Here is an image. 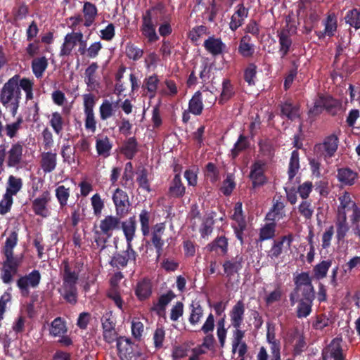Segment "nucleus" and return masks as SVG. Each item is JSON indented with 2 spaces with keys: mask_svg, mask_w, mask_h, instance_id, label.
Here are the masks:
<instances>
[{
  "mask_svg": "<svg viewBox=\"0 0 360 360\" xmlns=\"http://www.w3.org/2000/svg\"><path fill=\"white\" fill-rule=\"evenodd\" d=\"M98 68L97 63H91L85 70V82L88 86H91L96 83V72Z\"/></svg>",
  "mask_w": 360,
  "mask_h": 360,
  "instance_id": "nucleus-61",
  "label": "nucleus"
},
{
  "mask_svg": "<svg viewBox=\"0 0 360 360\" xmlns=\"http://www.w3.org/2000/svg\"><path fill=\"white\" fill-rule=\"evenodd\" d=\"M83 13L85 18L84 26L90 27L97 15V8L91 2H85L83 7Z\"/></svg>",
  "mask_w": 360,
  "mask_h": 360,
  "instance_id": "nucleus-39",
  "label": "nucleus"
},
{
  "mask_svg": "<svg viewBox=\"0 0 360 360\" xmlns=\"http://www.w3.org/2000/svg\"><path fill=\"white\" fill-rule=\"evenodd\" d=\"M166 226L165 223H158L151 229L150 240L148 243H151L155 249L157 258L158 259L162 252L165 241L162 236L165 231Z\"/></svg>",
  "mask_w": 360,
  "mask_h": 360,
  "instance_id": "nucleus-12",
  "label": "nucleus"
},
{
  "mask_svg": "<svg viewBox=\"0 0 360 360\" xmlns=\"http://www.w3.org/2000/svg\"><path fill=\"white\" fill-rule=\"evenodd\" d=\"M120 99L116 102L110 101L108 99L103 101L99 107V117L101 121H106L115 115Z\"/></svg>",
  "mask_w": 360,
  "mask_h": 360,
  "instance_id": "nucleus-21",
  "label": "nucleus"
},
{
  "mask_svg": "<svg viewBox=\"0 0 360 360\" xmlns=\"http://www.w3.org/2000/svg\"><path fill=\"white\" fill-rule=\"evenodd\" d=\"M323 108L332 115L337 114L338 110L340 108V102L330 96L321 97L320 99Z\"/></svg>",
  "mask_w": 360,
  "mask_h": 360,
  "instance_id": "nucleus-42",
  "label": "nucleus"
},
{
  "mask_svg": "<svg viewBox=\"0 0 360 360\" xmlns=\"http://www.w3.org/2000/svg\"><path fill=\"white\" fill-rule=\"evenodd\" d=\"M290 304L293 306L296 300H311L316 298L314 286L294 288L289 295Z\"/></svg>",
  "mask_w": 360,
  "mask_h": 360,
  "instance_id": "nucleus-14",
  "label": "nucleus"
},
{
  "mask_svg": "<svg viewBox=\"0 0 360 360\" xmlns=\"http://www.w3.org/2000/svg\"><path fill=\"white\" fill-rule=\"evenodd\" d=\"M276 224L275 222L266 224L260 229L259 240L264 241L273 238L275 236Z\"/></svg>",
  "mask_w": 360,
  "mask_h": 360,
  "instance_id": "nucleus-55",
  "label": "nucleus"
},
{
  "mask_svg": "<svg viewBox=\"0 0 360 360\" xmlns=\"http://www.w3.org/2000/svg\"><path fill=\"white\" fill-rule=\"evenodd\" d=\"M51 200V194L48 191H44L39 197L32 202V209L34 213L43 218H46L50 214L48 205Z\"/></svg>",
  "mask_w": 360,
  "mask_h": 360,
  "instance_id": "nucleus-11",
  "label": "nucleus"
},
{
  "mask_svg": "<svg viewBox=\"0 0 360 360\" xmlns=\"http://www.w3.org/2000/svg\"><path fill=\"white\" fill-rule=\"evenodd\" d=\"M236 186L234 181V176L232 174H228L226 179L223 181V186L221 188V191L224 195H229L232 193L233 190Z\"/></svg>",
  "mask_w": 360,
  "mask_h": 360,
  "instance_id": "nucleus-63",
  "label": "nucleus"
},
{
  "mask_svg": "<svg viewBox=\"0 0 360 360\" xmlns=\"http://www.w3.org/2000/svg\"><path fill=\"white\" fill-rule=\"evenodd\" d=\"M206 249L209 252H214L219 255L224 256L229 251V239L225 236H217L207 245Z\"/></svg>",
  "mask_w": 360,
  "mask_h": 360,
  "instance_id": "nucleus-19",
  "label": "nucleus"
},
{
  "mask_svg": "<svg viewBox=\"0 0 360 360\" xmlns=\"http://www.w3.org/2000/svg\"><path fill=\"white\" fill-rule=\"evenodd\" d=\"M250 145L248 137L245 136L243 134H240L237 141L233 146V148L231 150L232 158H237L241 152L249 148Z\"/></svg>",
  "mask_w": 360,
  "mask_h": 360,
  "instance_id": "nucleus-40",
  "label": "nucleus"
},
{
  "mask_svg": "<svg viewBox=\"0 0 360 360\" xmlns=\"http://www.w3.org/2000/svg\"><path fill=\"white\" fill-rule=\"evenodd\" d=\"M235 94L233 86L231 81L224 79L222 82V91L219 98V103L224 104L230 100Z\"/></svg>",
  "mask_w": 360,
  "mask_h": 360,
  "instance_id": "nucleus-45",
  "label": "nucleus"
},
{
  "mask_svg": "<svg viewBox=\"0 0 360 360\" xmlns=\"http://www.w3.org/2000/svg\"><path fill=\"white\" fill-rule=\"evenodd\" d=\"M67 332L65 323L60 317L56 318L51 324L50 334L54 337L61 336Z\"/></svg>",
  "mask_w": 360,
  "mask_h": 360,
  "instance_id": "nucleus-54",
  "label": "nucleus"
},
{
  "mask_svg": "<svg viewBox=\"0 0 360 360\" xmlns=\"http://www.w3.org/2000/svg\"><path fill=\"white\" fill-rule=\"evenodd\" d=\"M191 314L188 318L189 323L195 326L198 324L203 316V309L198 302H192L190 305Z\"/></svg>",
  "mask_w": 360,
  "mask_h": 360,
  "instance_id": "nucleus-43",
  "label": "nucleus"
},
{
  "mask_svg": "<svg viewBox=\"0 0 360 360\" xmlns=\"http://www.w3.org/2000/svg\"><path fill=\"white\" fill-rule=\"evenodd\" d=\"M281 115L293 121L300 117V107L286 101L281 105Z\"/></svg>",
  "mask_w": 360,
  "mask_h": 360,
  "instance_id": "nucleus-28",
  "label": "nucleus"
},
{
  "mask_svg": "<svg viewBox=\"0 0 360 360\" xmlns=\"http://www.w3.org/2000/svg\"><path fill=\"white\" fill-rule=\"evenodd\" d=\"M49 124L52 127L53 131L57 135H59L62 133L63 130V127L65 125V120L63 117L60 112H53L51 115Z\"/></svg>",
  "mask_w": 360,
  "mask_h": 360,
  "instance_id": "nucleus-46",
  "label": "nucleus"
},
{
  "mask_svg": "<svg viewBox=\"0 0 360 360\" xmlns=\"http://www.w3.org/2000/svg\"><path fill=\"white\" fill-rule=\"evenodd\" d=\"M313 302L311 300H296L298 303L296 309V316L299 319L306 318L312 311Z\"/></svg>",
  "mask_w": 360,
  "mask_h": 360,
  "instance_id": "nucleus-44",
  "label": "nucleus"
},
{
  "mask_svg": "<svg viewBox=\"0 0 360 360\" xmlns=\"http://www.w3.org/2000/svg\"><path fill=\"white\" fill-rule=\"evenodd\" d=\"M121 218L113 215H107L100 221L99 228L104 234L112 237L114 231L120 229Z\"/></svg>",
  "mask_w": 360,
  "mask_h": 360,
  "instance_id": "nucleus-15",
  "label": "nucleus"
},
{
  "mask_svg": "<svg viewBox=\"0 0 360 360\" xmlns=\"http://www.w3.org/2000/svg\"><path fill=\"white\" fill-rule=\"evenodd\" d=\"M152 294V284L149 279L143 278L139 281L136 285L135 295L138 300L144 301L148 300Z\"/></svg>",
  "mask_w": 360,
  "mask_h": 360,
  "instance_id": "nucleus-23",
  "label": "nucleus"
},
{
  "mask_svg": "<svg viewBox=\"0 0 360 360\" xmlns=\"http://www.w3.org/2000/svg\"><path fill=\"white\" fill-rule=\"evenodd\" d=\"M212 212L205 217L200 228V233L202 238H205L212 233L213 226L214 224V214Z\"/></svg>",
  "mask_w": 360,
  "mask_h": 360,
  "instance_id": "nucleus-51",
  "label": "nucleus"
},
{
  "mask_svg": "<svg viewBox=\"0 0 360 360\" xmlns=\"http://www.w3.org/2000/svg\"><path fill=\"white\" fill-rule=\"evenodd\" d=\"M342 338H335L322 350L323 360L333 359V360H345L346 354L342 347Z\"/></svg>",
  "mask_w": 360,
  "mask_h": 360,
  "instance_id": "nucleus-9",
  "label": "nucleus"
},
{
  "mask_svg": "<svg viewBox=\"0 0 360 360\" xmlns=\"http://www.w3.org/2000/svg\"><path fill=\"white\" fill-rule=\"evenodd\" d=\"M112 201L115 207L116 214L120 217H124L129 212L130 202L127 193L117 188L112 195Z\"/></svg>",
  "mask_w": 360,
  "mask_h": 360,
  "instance_id": "nucleus-10",
  "label": "nucleus"
},
{
  "mask_svg": "<svg viewBox=\"0 0 360 360\" xmlns=\"http://www.w3.org/2000/svg\"><path fill=\"white\" fill-rule=\"evenodd\" d=\"M22 187V180L13 175L9 176L7 182L6 193L10 194L11 196L15 195Z\"/></svg>",
  "mask_w": 360,
  "mask_h": 360,
  "instance_id": "nucleus-50",
  "label": "nucleus"
},
{
  "mask_svg": "<svg viewBox=\"0 0 360 360\" xmlns=\"http://www.w3.org/2000/svg\"><path fill=\"white\" fill-rule=\"evenodd\" d=\"M338 180L345 186H352L358 178V174L349 167L340 168L338 169Z\"/></svg>",
  "mask_w": 360,
  "mask_h": 360,
  "instance_id": "nucleus-27",
  "label": "nucleus"
},
{
  "mask_svg": "<svg viewBox=\"0 0 360 360\" xmlns=\"http://www.w3.org/2000/svg\"><path fill=\"white\" fill-rule=\"evenodd\" d=\"M91 203L96 216H99L104 208V202L98 193H95L91 198Z\"/></svg>",
  "mask_w": 360,
  "mask_h": 360,
  "instance_id": "nucleus-64",
  "label": "nucleus"
},
{
  "mask_svg": "<svg viewBox=\"0 0 360 360\" xmlns=\"http://www.w3.org/2000/svg\"><path fill=\"white\" fill-rule=\"evenodd\" d=\"M251 37L249 35L243 36L239 42L238 51L244 58H250L255 53V45L250 43Z\"/></svg>",
  "mask_w": 360,
  "mask_h": 360,
  "instance_id": "nucleus-31",
  "label": "nucleus"
},
{
  "mask_svg": "<svg viewBox=\"0 0 360 360\" xmlns=\"http://www.w3.org/2000/svg\"><path fill=\"white\" fill-rule=\"evenodd\" d=\"M57 165V154L52 152H44L41 154L40 166L44 173L53 172Z\"/></svg>",
  "mask_w": 360,
  "mask_h": 360,
  "instance_id": "nucleus-25",
  "label": "nucleus"
},
{
  "mask_svg": "<svg viewBox=\"0 0 360 360\" xmlns=\"http://www.w3.org/2000/svg\"><path fill=\"white\" fill-rule=\"evenodd\" d=\"M19 75H15L3 86L0 92V102L15 117L20 106L22 94L18 86Z\"/></svg>",
  "mask_w": 360,
  "mask_h": 360,
  "instance_id": "nucleus-3",
  "label": "nucleus"
},
{
  "mask_svg": "<svg viewBox=\"0 0 360 360\" xmlns=\"http://www.w3.org/2000/svg\"><path fill=\"white\" fill-rule=\"evenodd\" d=\"M112 148V143L107 136L96 141V149L98 155L104 158L108 157Z\"/></svg>",
  "mask_w": 360,
  "mask_h": 360,
  "instance_id": "nucleus-38",
  "label": "nucleus"
},
{
  "mask_svg": "<svg viewBox=\"0 0 360 360\" xmlns=\"http://www.w3.org/2000/svg\"><path fill=\"white\" fill-rule=\"evenodd\" d=\"M338 136L331 134L326 137L322 143L314 146V153L318 158H323L325 160L330 158L335 155L338 150Z\"/></svg>",
  "mask_w": 360,
  "mask_h": 360,
  "instance_id": "nucleus-6",
  "label": "nucleus"
},
{
  "mask_svg": "<svg viewBox=\"0 0 360 360\" xmlns=\"http://www.w3.org/2000/svg\"><path fill=\"white\" fill-rule=\"evenodd\" d=\"M159 82L160 80L158 77L155 74L145 78L143 88H146L147 89L148 92L150 94V98H153L155 96Z\"/></svg>",
  "mask_w": 360,
  "mask_h": 360,
  "instance_id": "nucleus-48",
  "label": "nucleus"
},
{
  "mask_svg": "<svg viewBox=\"0 0 360 360\" xmlns=\"http://www.w3.org/2000/svg\"><path fill=\"white\" fill-rule=\"evenodd\" d=\"M186 193V186L182 182L181 174H175L174 178L169 181L167 193L169 198H181Z\"/></svg>",
  "mask_w": 360,
  "mask_h": 360,
  "instance_id": "nucleus-16",
  "label": "nucleus"
},
{
  "mask_svg": "<svg viewBox=\"0 0 360 360\" xmlns=\"http://www.w3.org/2000/svg\"><path fill=\"white\" fill-rule=\"evenodd\" d=\"M55 195L60 209L66 211L68 201L70 196V188L65 187L64 185L58 186L55 189Z\"/></svg>",
  "mask_w": 360,
  "mask_h": 360,
  "instance_id": "nucleus-32",
  "label": "nucleus"
},
{
  "mask_svg": "<svg viewBox=\"0 0 360 360\" xmlns=\"http://www.w3.org/2000/svg\"><path fill=\"white\" fill-rule=\"evenodd\" d=\"M23 143L17 141L11 144L7 152L6 165L8 167H17L22 162L23 158Z\"/></svg>",
  "mask_w": 360,
  "mask_h": 360,
  "instance_id": "nucleus-13",
  "label": "nucleus"
},
{
  "mask_svg": "<svg viewBox=\"0 0 360 360\" xmlns=\"http://www.w3.org/2000/svg\"><path fill=\"white\" fill-rule=\"evenodd\" d=\"M23 118L22 116H18L16 120L11 123H8L5 125V134L10 139H14L18 136L19 130L22 127L23 123Z\"/></svg>",
  "mask_w": 360,
  "mask_h": 360,
  "instance_id": "nucleus-47",
  "label": "nucleus"
},
{
  "mask_svg": "<svg viewBox=\"0 0 360 360\" xmlns=\"http://www.w3.org/2000/svg\"><path fill=\"white\" fill-rule=\"evenodd\" d=\"M338 200L340 201V205L338 207V210H349L354 206H355V202L352 200L349 193L345 191L344 193L339 196Z\"/></svg>",
  "mask_w": 360,
  "mask_h": 360,
  "instance_id": "nucleus-62",
  "label": "nucleus"
},
{
  "mask_svg": "<svg viewBox=\"0 0 360 360\" xmlns=\"http://www.w3.org/2000/svg\"><path fill=\"white\" fill-rule=\"evenodd\" d=\"M41 274L39 270L34 269L28 274L21 276L16 281V285L19 288L20 294L27 297L30 294V288H36L41 281Z\"/></svg>",
  "mask_w": 360,
  "mask_h": 360,
  "instance_id": "nucleus-7",
  "label": "nucleus"
},
{
  "mask_svg": "<svg viewBox=\"0 0 360 360\" xmlns=\"http://www.w3.org/2000/svg\"><path fill=\"white\" fill-rule=\"evenodd\" d=\"M138 176L136 178V181L140 188L146 190L148 192L150 191V187L149 181L148 179V170L144 167H141L139 169L137 172Z\"/></svg>",
  "mask_w": 360,
  "mask_h": 360,
  "instance_id": "nucleus-58",
  "label": "nucleus"
},
{
  "mask_svg": "<svg viewBox=\"0 0 360 360\" xmlns=\"http://www.w3.org/2000/svg\"><path fill=\"white\" fill-rule=\"evenodd\" d=\"M101 323L104 340L108 343H112L116 340L118 355L121 360H146L138 345L132 342L130 338L124 336L117 337L115 330L116 323L112 311L105 312L103 315Z\"/></svg>",
  "mask_w": 360,
  "mask_h": 360,
  "instance_id": "nucleus-1",
  "label": "nucleus"
},
{
  "mask_svg": "<svg viewBox=\"0 0 360 360\" xmlns=\"http://www.w3.org/2000/svg\"><path fill=\"white\" fill-rule=\"evenodd\" d=\"M125 53L129 59L136 61L142 58L143 50L129 42L126 45Z\"/></svg>",
  "mask_w": 360,
  "mask_h": 360,
  "instance_id": "nucleus-59",
  "label": "nucleus"
},
{
  "mask_svg": "<svg viewBox=\"0 0 360 360\" xmlns=\"http://www.w3.org/2000/svg\"><path fill=\"white\" fill-rule=\"evenodd\" d=\"M151 219V213L150 211L143 209L139 214V221L141 224V230L144 237L150 234V222Z\"/></svg>",
  "mask_w": 360,
  "mask_h": 360,
  "instance_id": "nucleus-49",
  "label": "nucleus"
},
{
  "mask_svg": "<svg viewBox=\"0 0 360 360\" xmlns=\"http://www.w3.org/2000/svg\"><path fill=\"white\" fill-rule=\"evenodd\" d=\"M63 162L71 165L76 161L75 148H72L70 144H64L61 149Z\"/></svg>",
  "mask_w": 360,
  "mask_h": 360,
  "instance_id": "nucleus-57",
  "label": "nucleus"
},
{
  "mask_svg": "<svg viewBox=\"0 0 360 360\" xmlns=\"http://www.w3.org/2000/svg\"><path fill=\"white\" fill-rule=\"evenodd\" d=\"M346 24L353 27L355 30L360 29V8H354L349 10L345 16Z\"/></svg>",
  "mask_w": 360,
  "mask_h": 360,
  "instance_id": "nucleus-41",
  "label": "nucleus"
},
{
  "mask_svg": "<svg viewBox=\"0 0 360 360\" xmlns=\"http://www.w3.org/2000/svg\"><path fill=\"white\" fill-rule=\"evenodd\" d=\"M138 141L135 136L127 138L120 148V152L127 160H132L139 151Z\"/></svg>",
  "mask_w": 360,
  "mask_h": 360,
  "instance_id": "nucleus-22",
  "label": "nucleus"
},
{
  "mask_svg": "<svg viewBox=\"0 0 360 360\" xmlns=\"http://www.w3.org/2000/svg\"><path fill=\"white\" fill-rule=\"evenodd\" d=\"M285 205L283 202L279 200H276L270 210V211L266 215V219L275 222V221H279L285 217L284 212Z\"/></svg>",
  "mask_w": 360,
  "mask_h": 360,
  "instance_id": "nucleus-30",
  "label": "nucleus"
},
{
  "mask_svg": "<svg viewBox=\"0 0 360 360\" xmlns=\"http://www.w3.org/2000/svg\"><path fill=\"white\" fill-rule=\"evenodd\" d=\"M205 49L213 56H217L224 51L226 45L222 42L220 38L210 37L204 41Z\"/></svg>",
  "mask_w": 360,
  "mask_h": 360,
  "instance_id": "nucleus-26",
  "label": "nucleus"
},
{
  "mask_svg": "<svg viewBox=\"0 0 360 360\" xmlns=\"http://www.w3.org/2000/svg\"><path fill=\"white\" fill-rule=\"evenodd\" d=\"M188 110L191 113L195 115H200L202 114L203 103L202 94L200 91H196L189 101Z\"/></svg>",
  "mask_w": 360,
  "mask_h": 360,
  "instance_id": "nucleus-36",
  "label": "nucleus"
},
{
  "mask_svg": "<svg viewBox=\"0 0 360 360\" xmlns=\"http://www.w3.org/2000/svg\"><path fill=\"white\" fill-rule=\"evenodd\" d=\"M93 231L94 240L96 243V245L97 246V248H99L101 250H104L106 248V244L110 237H108L106 234H104L101 229H96V226H94Z\"/></svg>",
  "mask_w": 360,
  "mask_h": 360,
  "instance_id": "nucleus-60",
  "label": "nucleus"
},
{
  "mask_svg": "<svg viewBox=\"0 0 360 360\" xmlns=\"http://www.w3.org/2000/svg\"><path fill=\"white\" fill-rule=\"evenodd\" d=\"M323 30L315 31V34L320 40L323 39L326 36L332 37L335 35L338 28V22L335 15L334 14L328 15L323 22Z\"/></svg>",
  "mask_w": 360,
  "mask_h": 360,
  "instance_id": "nucleus-18",
  "label": "nucleus"
},
{
  "mask_svg": "<svg viewBox=\"0 0 360 360\" xmlns=\"http://www.w3.org/2000/svg\"><path fill=\"white\" fill-rule=\"evenodd\" d=\"M83 264L75 262L74 269L70 266L68 259L62 262L63 266V283L58 289V292L64 300L71 305H75L78 300L77 283L79 280V274Z\"/></svg>",
  "mask_w": 360,
  "mask_h": 360,
  "instance_id": "nucleus-2",
  "label": "nucleus"
},
{
  "mask_svg": "<svg viewBox=\"0 0 360 360\" xmlns=\"http://www.w3.org/2000/svg\"><path fill=\"white\" fill-rule=\"evenodd\" d=\"M49 65L45 56L34 58L31 63L33 74L37 78H41Z\"/></svg>",
  "mask_w": 360,
  "mask_h": 360,
  "instance_id": "nucleus-33",
  "label": "nucleus"
},
{
  "mask_svg": "<svg viewBox=\"0 0 360 360\" xmlns=\"http://www.w3.org/2000/svg\"><path fill=\"white\" fill-rule=\"evenodd\" d=\"M154 12V8H149L142 15V25L140 30L148 43H153L159 39L155 30L157 17L153 15Z\"/></svg>",
  "mask_w": 360,
  "mask_h": 360,
  "instance_id": "nucleus-4",
  "label": "nucleus"
},
{
  "mask_svg": "<svg viewBox=\"0 0 360 360\" xmlns=\"http://www.w3.org/2000/svg\"><path fill=\"white\" fill-rule=\"evenodd\" d=\"M5 260L2 263V269H7L11 273L16 274L18 273L21 261L14 256H4Z\"/></svg>",
  "mask_w": 360,
  "mask_h": 360,
  "instance_id": "nucleus-56",
  "label": "nucleus"
},
{
  "mask_svg": "<svg viewBox=\"0 0 360 360\" xmlns=\"http://www.w3.org/2000/svg\"><path fill=\"white\" fill-rule=\"evenodd\" d=\"M18 242V233L16 231L11 232L6 238L4 246L1 250V252L4 256H14L13 249Z\"/></svg>",
  "mask_w": 360,
  "mask_h": 360,
  "instance_id": "nucleus-35",
  "label": "nucleus"
},
{
  "mask_svg": "<svg viewBox=\"0 0 360 360\" xmlns=\"http://www.w3.org/2000/svg\"><path fill=\"white\" fill-rule=\"evenodd\" d=\"M243 257L238 256L236 257L235 260L227 259L224 261L223 269L226 276L229 278H231L234 274H238L239 271L243 267Z\"/></svg>",
  "mask_w": 360,
  "mask_h": 360,
  "instance_id": "nucleus-24",
  "label": "nucleus"
},
{
  "mask_svg": "<svg viewBox=\"0 0 360 360\" xmlns=\"http://www.w3.org/2000/svg\"><path fill=\"white\" fill-rule=\"evenodd\" d=\"M332 265V260H323L313 268V278L317 281L324 278Z\"/></svg>",
  "mask_w": 360,
  "mask_h": 360,
  "instance_id": "nucleus-37",
  "label": "nucleus"
},
{
  "mask_svg": "<svg viewBox=\"0 0 360 360\" xmlns=\"http://www.w3.org/2000/svg\"><path fill=\"white\" fill-rule=\"evenodd\" d=\"M139 255L133 248V246L127 245L126 250L115 252L109 262L110 266L117 269H123L127 267L128 263L136 265Z\"/></svg>",
  "mask_w": 360,
  "mask_h": 360,
  "instance_id": "nucleus-5",
  "label": "nucleus"
},
{
  "mask_svg": "<svg viewBox=\"0 0 360 360\" xmlns=\"http://www.w3.org/2000/svg\"><path fill=\"white\" fill-rule=\"evenodd\" d=\"M120 229L124 235L127 245L133 246L132 241L134 239L136 230V221L135 216L130 217L125 221H121Z\"/></svg>",
  "mask_w": 360,
  "mask_h": 360,
  "instance_id": "nucleus-20",
  "label": "nucleus"
},
{
  "mask_svg": "<svg viewBox=\"0 0 360 360\" xmlns=\"http://www.w3.org/2000/svg\"><path fill=\"white\" fill-rule=\"evenodd\" d=\"M266 163L262 160L255 161L250 166L248 175L252 183V188L263 186L267 183L268 179L265 175Z\"/></svg>",
  "mask_w": 360,
  "mask_h": 360,
  "instance_id": "nucleus-8",
  "label": "nucleus"
},
{
  "mask_svg": "<svg viewBox=\"0 0 360 360\" xmlns=\"http://www.w3.org/2000/svg\"><path fill=\"white\" fill-rule=\"evenodd\" d=\"M278 37L279 38L280 44L279 52L281 54V58H284L290 51V48L292 45V39L289 35V32L285 30L278 32Z\"/></svg>",
  "mask_w": 360,
  "mask_h": 360,
  "instance_id": "nucleus-34",
  "label": "nucleus"
},
{
  "mask_svg": "<svg viewBox=\"0 0 360 360\" xmlns=\"http://www.w3.org/2000/svg\"><path fill=\"white\" fill-rule=\"evenodd\" d=\"M175 297L176 295L172 290L167 291V293L159 297L158 302L152 308V310L156 311L158 315H162L165 313L167 304Z\"/></svg>",
  "mask_w": 360,
  "mask_h": 360,
  "instance_id": "nucleus-29",
  "label": "nucleus"
},
{
  "mask_svg": "<svg viewBox=\"0 0 360 360\" xmlns=\"http://www.w3.org/2000/svg\"><path fill=\"white\" fill-rule=\"evenodd\" d=\"M245 304L243 300H238L229 311L231 326L233 328H241L245 316Z\"/></svg>",
  "mask_w": 360,
  "mask_h": 360,
  "instance_id": "nucleus-17",
  "label": "nucleus"
},
{
  "mask_svg": "<svg viewBox=\"0 0 360 360\" xmlns=\"http://www.w3.org/2000/svg\"><path fill=\"white\" fill-rule=\"evenodd\" d=\"M293 281L295 288L314 286L312 278L309 276V272L308 271H303L294 275Z\"/></svg>",
  "mask_w": 360,
  "mask_h": 360,
  "instance_id": "nucleus-53",
  "label": "nucleus"
},
{
  "mask_svg": "<svg viewBox=\"0 0 360 360\" xmlns=\"http://www.w3.org/2000/svg\"><path fill=\"white\" fill-rule=\"evenodd\" d=\"M300 169V158L299 152L297 150H294L291 153V156L288 167V177L290 180H292L297 174Z\"/></svg>",
  "mask_w": 360,
  "mask_h": 360,
  "instance_id": "nucleus-52",
  "label": "nucleus"
}]
</instances>
